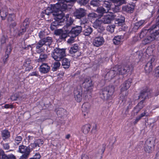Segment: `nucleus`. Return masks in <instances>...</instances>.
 <instances>
[{"label":"nucleus","mask_w":159,"mask_h":159,"mask_svg":"<svg viewBox=\"0 0 159 159\" xmlns=\"http://www.w3.org/2000/svg\"><path fill=\"white\" fill-rule=\"evenodd\" d=\"M22 139V138L20 136H17L14 139V142L15 145H18L20 143Z\"/></svg>","instance_id":"nucleus-37"},{"label":"nucleus","mask_w":159,"mask_h":159,"mask_svg":"<svg viewBox=\"0 0 159 159\" xmlns=\"http://www.w3.org/2000/svg\"><path fill=\"white\" fill-rule=\"evenodd\" d=\"M70 61L69 59L66 58H64L63 59L62 65L64 68H68L70 66Z\"/></svg>","instance_id":"nucleus-32"},{"label":"nucleus","mask_w":159,"mask_h":159,"mask_svg":"<svg viewBox=\"0 0 159 159\" xmlns=\"http://www.w3.org/2000/svg\"><path fill=\"white\" fill-rule=\"evenodd\" d=\"M66 56L65 49L56 48L52 53V57L56 61H59Z\"/></svg>","instance_id":"nucleus-6"},{"label":"nucleus","mask_w":159,"mask_h":159,"mask_svg":"<svg viewBox=\"0 0 159 159\" xmlns=\"http://www.w3.org/2000/svg\"><path fill=\"white\" fill-rule=\"evenodd\" d=\"M134 8V4H129L123 6L122 7V10L123 11L131 13L133 12Z\"/></svg>","instance_id":"nucleus-29"},{"label":"nucleus","mask_w":159,"mask_h":159,"mask_svg":"<svg viewBox=\"0 0 159 159\" xmlns=\"http://www.w3.org/2000/svg\"><path fill=\"white\" fill-rule=\"evenodd\" d=\"M79 49V45L77 44H75L70 48L69 52L70 54H73L77 52Z\"/></svg>","instance_id":"nucleus-31"},{"label":"nucleus","mask_w":159,"mask_h":159,"mask_svg":"<svg viewBox=\"0 0 159 159\" xmlns=\"http://www.w3.org/2000/svg\"><path fill=\"white\" fill-rule=\"evenodd\" d=\"M124 37L122 35H118L115 36L113 39V43L116 45H119L123 41Z\"/></svg>","instance_id":"nucleus-27"},{"label":"nucleus","mask_w":159,"mask_h":159,"mask_svg":"<svg viewBox=\"0 0 159 159\" xmlns=\"http://www.w3.org/2000/svg\"><path fill=\"white\" fill-rule=\"evenodd\" d=\"M9 54H8V53H6L3 59V62L4 64H5L7 62L8 58L9 57Z\"/></svg>","instance_id":"nucleus-56"},{"label":"nucleus","mask_w":159,"mask_h":159,"mask_svg":"<svg viewBox=\"0 0 159 159\" xmlns=\"http://www.w3.org/2000/svg\"><path fill=\"white\" fill-rule=\"evenodd\" d=\"M150 93L149 91V89L147 87L142 90L139 96V99H143V100H142L139 102L138 103L136 107L139 108V109L141 110L144 107L143 104L144 99H146L148 97V95L150 94Z\"/></svg>","instance_id":"nucleus-7"},{"label":"nucleus","mask_w":159,"mask_h":159,"mask_svg":"<svg viewBox=\"0 0 159 159\" xmlns=\"http://www.w3.org/2000/svg\"><path fill=\"white\" fill-rule=\"evenodd\" d=\"M23 154L20 157V159H27L29 157L30 153H23Z\"/></svg>","instance_id":"nucleus-49"},{"label":"nucleus","mask_w":159,"mask_h":159,"mask_svg":"<svg viewBox=\"0 0 159 159\" xmlns=\"http://www.w3.org/2000/svg\"><path fill=\"white\" fill-rule=\"evenodd\" d=\"M67 6V4L59 0L57 3L52 6L51 7H48L43 11V12L48 15L52 14L54 18L56 17V19L58 20L61 17L62 15H64V14L62 11L66 9Z\"/></svg>","instance_id":"nucleus-1"},{"label":"nucleus","mask_w":159,"mask_h":159,"mask_svg":"<svg viewBox=\"0 0 159 159\" xmlns=\"http://www.w3.org/2000/svg\"><path fill=\"white\" fill-rule=\"evenodd\" d=\"M74 16L78 19H80L84 17L85 15V11L84 9L80 8L76 10L74 12Z\"/></svg>","instance_id":"nucleus-22"},{"label":"nucleus","mask_w":159,"mask_h":159,"mask_svg":"<svg viewBox=\"0 0 159 159\" xmlns=\"http://www.w3.org/2000/svg\"><path fill=\"white\" fill-rule=\"evenodd\" d=\"M48 56L46 54H42L39 56V58L38 59V62H42L45 61L47 58Z\"/></svg>","instance_id":"nucleus-38"},{"label":"nucleus","mask_w":159,"mask_h":159,"mask_svg":"<svg viewBox=\"0 0 159 159\" xmlns=\"http://www.w3.org/2000/svg\"><path fill=\"white\" fill-rule=\"evenodd\" d=\"M117 66H116L113 68H111V69H108L107 72V73L104 77L105 80H110L115 77L116 75L118 74L117 70Z\"/></svg>","instance_id":"nucleus-11"},{"label":"nucleus","mask_w":159,"mask_h":159,"mask_svg":"<svg viewBox=\"0 0 159 159\" xmlns=\"http://www.w3.org/2000/svg\"><path fill=\"white\" fill-rule=\"evenodd\" d=\"M3 148L5 150H6V152H7L8 151H12L11 150H10L9 151L8 150L10 148L9 145L8 143H4L3 144Z\"/></svg>","instance_id":"nucleus-47"},{"label":"nucleus","mask_w":159,"mask_h":159,"mask_svg":"<svg viewBox=\"0 0 159 159\" xmlns=\"http://www.w3.org/2000/svg\"><path fill=\"white\" fill-rule=\"evenodd\" d=\"M78 1L80 4L84 5L89 2V0H78Z\"/></svg>","instance_id":"nucleus-55"},{"label":"nucleus","mask_w":159,"mask_h":159,"mask_svg":"<svg viewBox=\"0 0 159 159\" xmlns=\"http://www.w3.org/2000/svg\"><path fill=\"white\" fill-rule=\"evenodd\" d=\"M113 1L116 9V11H117L119 9V6L125 3L126 0H113Z\"/></svg>","instance_id":"nucleus-28"},{"label":"nucleus","mask_w":159,"mask_h":159,"mask_svg":"<svg viewBox=\"0 0 159 159\" xmlns=\"http://www.w3.org/2000/svg\"><path fill=\"white\" fill-rule=\"evenodd\" d=\"M155 61V58L153 57L151 58L145 66L144 69L146 73H149L151 72L152 69V64Z\"/></svg>","instance_id":"nucleus-19"},{"label":"nucleus","mask_w":159,"mask_h":159,"mask_svg":"<svg viewBox=\"0 0 159 159\" xmlns=\"http://www.w3.org/2000/svg\"><path fill=\"white\" fill-rule=\"evenodd\" d=\"M116 15L113 14H107L106 15L102 16L101 19L102 22L104 24H108L110 23L114 19Z\"/></svg>","instance_id":"nucleus-15"},{"label":"nucleus","mask_w":159,"mask_h":159,"mask_svg":"<svg viewBox=\"0 0 159 159\" xmlns=\"http://www.w3.org/2000/svg\"><path fill=\"white\" fill-rule=\"evenodd\" d=\"M18 98V96L16 94H14L12 95L11 97V99L12 101L16 100L17 98Z\"/></svg>","instance_id":"nucleus-58"},{"label":"nucleus","mask_w":159,"mask_h":159,"mask_svg":"<svg viewBox=\"0 0 159 159\" xmlns=\"http://www.w3.org/2000/svg\"><path fill=\"white\" fill-rule=\"evenodd\" d=\"M103 1L104 2L103 4V6L107 8L106 10L108 11L111 7L110 3L108 1H106V0H103Z\"/></svg>","instance_id":"nucleus-41"},{"label":"nucleus","mask_w":159,"mask_h":159,"mask_svg":"<svg viewBox=\"0 0 159 159\" xmlns=\"http://www.w3.org/2000/svg\"><path fill=\"white\" fill-rule=\"evenodd\" d=\"M115 27V26L114 25H108L107 27V30L111 33H112L114 31Z\"/></svg>","instance_id":"nucleus-42"},{"label":"nucleus","mask_w":159,"mask_h":159,"mask_svg":"<svg viewBox=\"0 0 159 159\" xmlns=\"http://www.w3.org/2000/svg\"><path fill=\"white\" fill-rule=\"evenodd\" d=\"M82 30V27L81 26H76L72 27L69 32V35L70 37H75L80 33Z\"/></svg>","instance_id":"nucleus-16"},{"label":"nucleus","mask_w":159,"mask_h":159,"mask_svg":"<svg viewBox=\"0 0 159 159\" xmlns=\"http://www.w3.org/2000/svg\"><path fill=\"white\" fill-rule=\"evenodd\" d=\"M45 33L44 31H41L39 33V36L40 39V40L36 45V48L38 49V52H43L45 48H42L44 45H48L49 46L52 43V39L49 37L43 38L45 36Z\"/></svg>","instance_id":"nucleus-3"},{"label":"nucleus","mask_w":159,"mask_h":159,"mask_svg":"<svg viewBox=\"0 0 159 159\" xmlns=\"http://www.w3.org/2000/svg\"><path fill=\"white\" fill-rule=\"evenodd\" d=\"M96 11L98 13L103 14L108 12L104 8L100 7H98L96 10Z\"/></svg>","instance_id":"nucleus-43"},{"label":"nucleus","mask_w":159,"mask_h":159,"mask_svg":"<svg viewBox=\"0 0 159 159\" xmlns=\"http://www.w3.org/2000/svg\"><path fill=\"white\" fill-rule=\"evenodd\" d=\"M140 110L139 109V108L135 107L133 111L134 115H136Z\"/></svg>","instance_id":"nucleus-57"},{"label":"nucleus","mask_w":159,"mask_h":159,"mask_svg":"<svg viewBox=\"0 0 159 159\" xmlns=\"http://www.w3.org/2000/svg\"><path fill=\"white\" fill-rule=\"evenodd\" d=\"M81 159H92L91 155L89 154L83 155L82 156Z\"/></svg>","instance_id":"nucleus-50"},{"label":"nucleus","mask_w":159,"mask_h":159,"mask_svg":"<svg viewBox=\"0 0 159 159\" xmlns=\"http://www.w3.org/2000/svg\"><path fill=\"white\" fill-rule=\"evenodd\" d=\"M152 52L153 50L151 47H148L146 51V53L149 56L151 55V54L152 53Z\"/></svg>","instance_id":"nucleus-48"},{"label":"nucleus","mask_w":159,"mask_h":159,"mask_svg":"<svg viewBox=\"0 0 159 159\" xmlns=\"http://www.w3.org/2000/svg\"><path fill=\"white\" fill-rule=\"evenodd\" d=\"M101 1L99 0H92L91 4L93 6H98L100 4Z\"/></svg>","instance_id":"nucleus-44"},{"label":"nucleus","mask_w":159,"mask_h":159,"mask_svg":"<svg viewBox=\"0 0 159 159\" xmlns=\"http://www.w3.org/2000/svg\"><path fill=\"white\" fill-rule=\"evenodd\" d=\"M64 3L67 4L68 5H72L73 2L75 1V0H61Z\"/></svg>","instance_id":"nucleus-46"},{"label":"nucleus","mask_w":159,"mask_h":159,"mask_svg":"<svg viewBox=\"0 0 159 159\" xmlns=\"http://www.w3.org/2000/svg\"><path fill=\"white\" fill-rule=\"evenodd\" d=\"M6 38L4 36L2 35L0 37V40L1 44L5 43L6 42Z\"/></svg>","instance_id":"nucleus-54"},{"label":"nucleus","mask_w":159,"mask_h":159,"mask_svg":"<svg viewBox=\"0 0 159 159\" xmlns=\"http://www.w3.org/2000/svg\"><path fill=\"white\" fill-rule=\"evenodd\" d=\"M114 92V87L111 86L107 87L103 89L102 93L104 99L111 98Z\"/></svg>","instance_id":"nucleus-8"},{"label":"nucleus","mask_w":159,"mask_h":159,"mask_svg":"<svg viewBox=\"0 0 159 159\" xmlns=\"http://www.w3.org/2000/svg\"><path fill=\"white\" fill-rule=\"evenodd\" d=\"M7 20L10 27L13 28L16 25V23L14 21L16 17L14 11H13L12 12V10L9 9V11H8V15H7Z\"/></svg>","instance_id":"nucleus-10"},{"label":"nucleus","mask_w":159,"mask_h":159,"mask_svg":"<svg viewBox=\"0 0 159 159\" xmlns=\"http://www.w3.org/2000/svg\"><path fill=\"white\" fill-rule=\"evenodd\" d=\"M132 79H129L121 85V93L120 94V100L122 102L125 101L126 99V96L128 94L126 90L129 88Z\"/></svg>","instance_id":"nucleus-5"},{"label":"nucleus","mask_w":159,"mask_h":159,"mask_svg":"<svg viewBox=\"0 0 159 159\" xmlns=\"http://www.w3.org/2000/svg\"><path fill=\"white\" fill-rule=\"evenodd\" d=\"M145 21L143 20H140L138 22L136 23L135 24V25L137 27H139L142 25L144 23Z\"/></svg>","instance_id":"nucleus-51"},{"label":"nucleus","mask_w":159,"mask_h":159,"mask_svg":"<svg viewBox=\"0 0 159 159\" xmlns=\"http://www.w3.org/2000/svg\"><path fill=\"white\" fill-rule=\"evenodd\" d=\"M98 16L97 14L94 12L89 13L88 15V18L90 20L93 19H94L95 18L98 17Z\"/></svg>","instance_id":"nucleus-40"},{"label":"nucleus","mask_w":159,"mask_h":159,"mask_svg":"<svg viewBox=\"0 0 159 159\" xmlns=\"http://www.w3.org/2000/svg\"><path fill=\"white\" fill-rule=\"evenodd\" d=\"M43 143V142L41 139H38L35 140L33 143H31L29 146L30 149L33 150L37 147H39Z\"/></svg>","instance_id":"nucleus-25"},{"label":"nucleus","mask_w":159,"mask_h":159,"mask_svg":"<svg viewBox=\"0 0 159 159\" xmlns=\"http://www.w3.org/2000/svg\"><path fill=\"white\" fill-rule=\"evenodd\" d=\"M82 90L80 88L77 89L74 91V94L75 100L78 102H80L82 100Z\"/></svg>","instance_id":"nucleus-21"},{"label":"nucleus","mask_w":159,"mask_h":159,"mask_svg":"<svg viewBox=\"0 0 159 159\" xmlns=\"http://www.w3.org/2000/svg\"><path fill=\"white\" fill-rule=\"evenodd\" d=\"M156 27V26L154 25L150 29L144 30L141 32L140 35V38L145 36L142 41L143 44L145 45L150 43L159 35V31L154 30Z\"/></svg>","instance_id":"nucleus-2"},{"label":"nucleus","mask_w":159,"mask_h":159,"mask_svg":"<svg viewBox=\"0 0 159 159\" xmlns=\"http://www.w3.org/2000/svg\"><path fill=\"white\" fill-rule=\"evenodd\" d=\"M155 139L154 138H150L145 142L144 146V150L145 152L148 153L152 152V147L154 146Z\"/></svg>","instance_id":"nucleus-9"},{"label":"nucleus","mask_w":159,"mask_h":159,"mask_svg":"<svg viewBox=\"0 0 159 159\" xmlns=\"http://www.w3.org/2000/svg\"><path fill=\"white\" fill-rule=\"evenodd\" d=\"M105 149V145H103L102 146L100 147L98 154H102L104 153Z\"/></svg>","instance_id":"nucleus-45"},{"label":"nucleus","mask_w":159,"mask_h":159,"mask_svg":"<svg viewBox=\"0 0 159 159\" xmlns=\"http://www.w3.org/2000/svg\"><path fill=\"white\" fill-rule=\"evenodd\" d=\"M69 14H67L66 16L62 15L61 17L60 18L59 20H57L56 17L54 18L55 21H53L51 24L50 28L52 30H55L57 26L61 25L60 23L66 22V26L68 27L71 25L73 23V20L70 17H69Z\"/></svg>","instance_id":"nucleus-4"},{"label":"nucleus","mask_w":159,"mask_h":159,"mask_svg":"<svg viewBox=\"0 0 159 159\" xmlns=\"http://www.w3.org/2000/svg\"><path fill=\"white\" fill-rule=\"evenodd\" d=\"M92 29L90 27L88 26L84 31V34L85 36H89L92 32Z\"/></svg>","instance_id":"nucleus-36"},{"label":"nucleus","mask_w":159,"mask_h":159,"mask_svg":"<svg viewBox=\"0 0 159 159\" xmlns=\"http://www.w3.org/2000/svg\"><path fill=\"white\" fill-rule=\"evenodd\" d=\"M102 22L100 18L96 19L93 23V26L97 29L98 31L102 32L104 30L105 28L102 25Z\"/></svg>","instance_id":"nucleus-14"},{"label":"nucleus","mask_w":159,"mask_h":159,"mask_svg":"<svg viewBox=\"0 0 159 159\" xmlns=\"http://www.w3.org/2000/svg\"><path fill=\"white\" fill-rule=\"evenodd\" d=\"M28 20L26 19L24 21L22 25H21V27L20 29H16L14 30V33L16 35L20 36L23 34V33L25 32L26 28H27L28 24Z\"/></svg>","instance_id":"nucleus-13"},{"label":"nucleus","mask_w":159,"mask_h":159,"mask_svg":"<svg viewBox=\"0 0 159 159\" xmlns=\"http://www.w3.org/2000/svg\"><path fill=\"white\" fill-rule=\"evenodd\" d=\"M40 157L41 156L40 154L38 153H36L33 157L31 158L30 159H40Z\"/></svg>","instance_id":"nucleus-52"},{"label":"nucleus","mask_w":159,"mask_h":159,"mask_svg":"<svg viewBox=\"0 0 159 159\" xmlns=\"http://www.w3.org/2000/svg\"><path fill=\"white\" fill-rule=\"evenodd\" d=\"M70 25L67 28V27L66 26V25L65 26H64V28L65 29L66 28V29L65 30V31H66V33H64L63 32H62L61 36H60V38H61V39H65L66 38L67 35L66 33H69V31H70Z\"/></svg>","instance_id":"nucleus-35"},{"label":"nucleus","mask_w":159,"mask_h":159,"mask_svg":"<svg viewBox=\"0 0 159 159\" xmlns=\"http://www.w3.org/2000/svg\"><path fill=\"white\" fill-rule=\"evenodd\" d=\"M90 128L91 125L89 124H87L83 126L81 130L84 134H86L90 131Z\"/></svg>","instance_id":"nucleus-34"},{"label":"nucleus","mask_w":159,"mask_h":159,"mask_svg":"<svg viewBox=\"0 0 159 159\" xmlns=\"http://www.w3.org/2000/svg\"><path fill=\"white\" fill-rule=\"evenodd\" d=\"M12 49V48L11 45H9L7 46V49L6 51V53L10 54Z\"/></svg>","instance_id":"nucleus-53"},{"label":"nucleus","mask_w":159,"mask_h":159,"mask_svg":"<svg viewBox=\"0 0 159 159\" xmlns=\"http://www.w3.org/2000/svg\"><path fill=\"white\" fill-rule=\"evenodd\" d=\"M1 136L3 140L7 139L10 137V133L7 130H4L1 132Z\"/></svg>","instance_id":"nucleus-33"},{"label":"nucleus","mask_w":159,"mask_h":159,"mask_svg":"<svg viewBox=\"0 0 159 159\" xmlns=\"http://www.w3.org/2000/svg\"><path fill=\"white\" fill-rule=\"evenodd\" d=\"M30 148L23 145L19 146L18 152L21 153H30Z\"/></svg>","instance_id":"nucleus-24"},{"label":"nucleus","mask_w":159,"mask_h":159,"mask_svg":"<svg viewBox=\"0 0 159 159\" xmlns=\"http://www.w3.org/2000/svg\"><path fill=\"white\" fill-rule=\"evenodd\" d=\"M62 32V30H57L55 31V33L56 35H59L61 36V34Z\"/></svg>","instance_id":"nucleus-59"},{"label":"nucleus","mask_w":159,"mask_h":159,"mask_svg":"<svg viewBox=\"0 0 159 159\" xmlns=\"http://www.w3.org/2000/svg\"><path fill=\"white\" fill-rule=\"evenodd\" d=\"M71 38L68 39L67 42L68 43H72L74 40V38L73 37H71Z\"/></svg>","instance_id":"nucleus-63"},{"label":"nucleus","mask_w":159,"mask_h":159,"mask_svg":"<svg viewBox=\"0 0 159 159\" xmlns=\"http://www.w3.org/2000/svg\"><path fill=\"white\" fill-rule=\"evenodd\" d=\"M4 107L5 108H13V106L11 105L6 104L4 105Z\"/></svg>","instance_id":"nucleus-62"},{"label":"nucleus","mask_w":159,"mask_h":159,"mask_svg":"<svg viewBox=\"0 0 159 159\" xmlns=\"http://www.w3.org/2000/svg\"><path fill=\"white\" fill-rule=\"evenodd\" d=\"M104 43V39L102 36H97L95 37L93 41V44L96 47L102 45Z\"/></svg>","instance_id":"nucleus-18"},{"label":"nucleus","mask_w":159,"mask_h":159,"mask_svg":"<svg viewBox=\"0 0 159 159\" xmlns=\"http://www.w3.org/2000/svg\"><path fill=\"white\" fill-rule=\"evenodd\" d=\"M8 11H9V9H7L6 7H4L0 10V15L2 20L5 19L8 14Z\"/></svg>","instance_id":"nucleus-30"},{"label":"nucleus","mask_w":159,"mask_h":159,"mask_svg":"<svg viewBox=\"0 0 159 159\" xmlns=\"http://www.w3.org/2000/svg\"><path fill=\"white\" fill-rule=\"evenodd\" d=\"M50 68L47 64L43 63L39 67V71L42 73L46 74L49 71Z\"/></svg>","instance_id":"nucleus-23"},{"label":"nucleus","mask_w":159,"mask_h":159,"mask_svg":"<svg viewBox=\"0 0 159 159\" xmlns=\"http://www.w3.org/2000/svg\"><path fill=\"white\" fill-rule=\"evenodd\" d=\"M61 64L59 61L55 62L53 64L52 70L53 71H56L60 66Z\"/></svg>","instance_id":"nucleus-39"},{"label":"nucleus","mask_w":159,"mask_h":159,"mask_svg":"<svg viewBox=\"0 0 159 159\" xmlns=\"http://www.w3.org/2000/svg\"><path fill=\"white\" fill-rule=\"evenodd\" d=\"M8 156V159H16L15 156L12 154H9Z\"/></svg>","instance_id":"nucleus-61"},{"label":"nucleus","mask_w":159,"mask_h":159,"mask_svg":"<svg viewBox=\"0 0 159 159\" xmlns=\"http://www.w3.org/2000/svg\"><path fill=\"white\" fill-rule=\"evenodd\" d=\"M90 107V105L89 103L84 102L82 106V111L84 116L89 112Z\"/></svg>","instance_id":"nucleus-26"},{"label":"nucleus","mask_w":159,"mask_h":159,"mask_svg":"<svg viewBox=\"0 0 159 159\" xmlns=\"http://www.w3.org/2000/svg\"><path fill=\"white\" fill-rule=\"evenodd\" d=\"M155 75L157 77H159V67H157L155 70Z\"/></svg>","instance_id":"nucleus-60"},{"label":"nucleus","mask_w":159,"mask_h":159,"mask_svg":"<svg viewBox=\"0 0 159 159\" xmlns=\"http://www.w3.org/2000/svg\"><path fill=\"white\" fill-rule=\"evenodd\" d=\"M142 118L139 116H137L135 120L134 121V124H136Z\"/></svg>","instance_id":"nucleus-64"},{"label":"nucleus","mask_w":159,"mask_h":159,"mask_svg":"<svg viewBox=\"0 0 159 159\" xmlns=\"http://www.w3.org/2000/svg\"><path fill=\"white\" fill-rule=\"evenodd\" d=\"M82 84L83 86L87 90H89L93 89L92 81L89 78H84L82 82Z\"/></svg>","instance_id":"nucleus-17"},{"label":"nucleus","mask_w":159,"mask_h":159,"mask_svg":"<svg viewBox=\"0 0 159 159\" xmlns=\"http://www.w3.org/2000/svg\"><path fill=\"white\" fill-rule=\"evenodd\" d=\"M116 66H117V70L119 74H125L133 69L132 66H129L127 65L122 66L116 65Z\"/></svg>","instance_id":"nucleus-12"},{"label":"nucleus","mask_w":159,"mask_h":159,"mask_svg":"<svg viewBox=\"0 0 159 159\" xmlns=\"http://www.w3.org/2000/svg\"><path fill=\"white\" fill-rule=\"evenodd\" d=\"M113 15H116L114 19H115V23L116 24H118V25H121L125 21V18L122 15H119L117 13L113 14Z\"/></svg>","instance_id":"nucleus-20"}]
</instances>
